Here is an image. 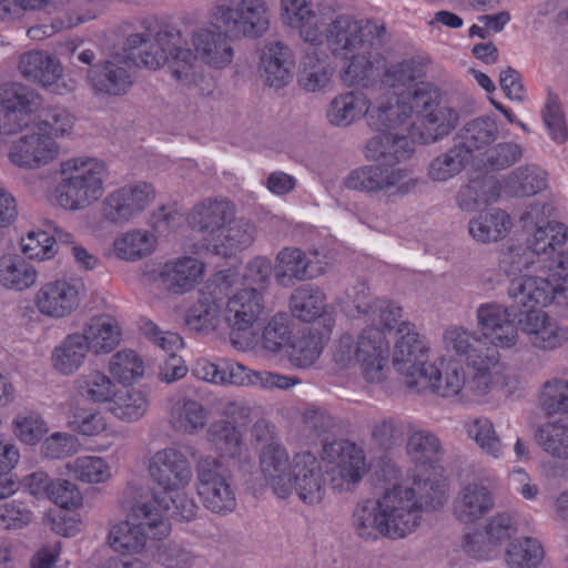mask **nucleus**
<instances>
[{
  "instance_id": "6e6d98bb",
  "label": "nucleus",
  "mask_w": 568,
  "mask_h": 568,
  "mask_svg": "<svg viewBox=\"0 0 568 568\" xmlns=\"http://www.w3.org/2000/svg\"><path fill=\"white\" fill-rule=\"evenodd\" d=\"M69 427L83 436H110L113 430L109 427L104 415L95 409L74 408L68 417Z\"/></svg>"
},
{
  "instance_id": "4468645a",
  "label": "nucleus",
  "mask_w": 568,
  "mask_h": 568,
  "mask_svg": "<svg viewBox=\"0 0 568 568\" xmlns=\"http://www.w3.org/2000/svg\"><path fill=\"white\" fill-rule=\"evenodd\" d=\"M555 254L556 258L541 275L510 281V292L535 304L556 303L568 306V250L561 248Z\"/></svg>"
},
{
  "instance_id": "864d4df0",
  "label": "nucleus",
  "mask_w": 568,
  "mask_h": 568,
  "mask_svg": "<svg viewBox=\"0 0 568 568\" xmlns=\"http://www.w3.org/2000/svg\"><path fill=\"white\" fill-rule=\"evenodd\" d=\"M109 372L120 384L131 385L143 376L144 363L136 352L122 349L112 355Z\"/></svg>"
},
{
  "instance_id": "c756f323",
  "label": "nucleus",
  "mask_w": 568,
  "mask_h": 568,
  "mask_svg": "<svg viewBox=\"0 0 568 568\" xmlns=\"http://www.w3.org/2000/svg\"><path fill=\"white\" fill-rule=\"evenodd\" d=\"M204 263L192 256L168 261L161 271V277L168 290L182 294L192 291L203 278Z\"/></svg>"
},
{
  "instance_id": "f704fd0d",
  "label": "nucleus",
  "mask_w": 568,
  "mask_h": 568,
  "mask_svg": "<svg viewBox=\"0 0 568 568\" xmlns=\"http://www.w3.org/2000/svg\"><path fill=\"white\" fill-rule=\"evenodd\" d=\"M261 63L270 87L282 88L290 82L294 62L288 47L278 41L266 44Z\"/></svg>"
},
{
  "instance_id": "20e7f679",
  "label": "nucleus",
  "mask_w": 568,
  "mask_h": 568,
  "mask_svg": "<svg viewBox=\"0 0 568 568\" xmlns=\"http://www.w3.org/2000/svg\"><path fill=\"white\" fill-rule=\"evenodd\" d=\"M443 91L430 82L418 83L407 94H395L390 132L369 139L365 156L390 155L396 162H404L415 153L416 142L429 144L449 135L458 124L459 114L443 103Z\"/></svg>"
},
{
  "instance_id": "dca6fc26",
  "label": "nucleus",
  "mask_w": 568,
  "mask_h": 568,
  "mask_svg": "<svg viewBox=\"0 0 568 568\" xmlns=\"http://www.w3.org/2000/svg\"><path fill=\"white\" fill-rule=\"evenodd\" d=\"M237 274L231 270H222L212 275L205 285V291L187 311L185 323L191 331L207 333L214 331L220 322L221 305L231 287L236 282Z\"/></svg>"
},
{
  "instance_id": "2f4dec72",
  "label": "nucleus",
  "mask_w": 568,
  "mask_h": 568,
  "mask_svg": "<svg viewBox=\"0 0 568 568\" xmlns=\"http://www.w3.org/2000/svg\"><path fill=\"white\" fill-rule=\"evenodd\" d=\"M21 74L42 87H52L62 75V65L52 54L44 51H30L19 61Z\"/></svg>"
},
{
  "instance_id": "338daca9",
  "label": "nucleus",
  "mask_w": 568,
  "mask_h": 568,
  "mask_svg": "<svg viewBox=\"0 0 568 568\" xmlns=\"http://www.w3.org/2000/svg\"><path fill=\"white\" fill-rule=\"evenodd\" d=\"M290 317L285 313H277L271 317L260 337L264 349L277 353L290 339Z\"/></svg>"
},
{
  "instance_id": "69168bd1",
  "label": "nucleus",
  "mask_w": 568,
  "mask_h": 568,
  "mask_svg": "<svg viewBox=\"0 0 568 568\" xmlns=\"http://www.w3.org/2000/svg\"><path fill=\"white\" fill-rule=\"evenodd\" d=\"M55 245L54 235L42 230H32L21 239L22 252L31 260L52 258L57 252Z\"/></svg>"
},
{
  "instance_id": "e2e57ef3",
  "label": "nucleus",
  "mask_w": 568,
  "mask_h": 568,
  "mask_svg": "<svg viewBox=\"0 0 568 568\" xmlns=\"http://www.w3.org/2000/svg\"><path fill=\"white\" fill-rule=\"evenodd\" d=\"M95 17L97 14L92 12H87L84 14L63 12L62 14L54 17L49 24L41 23L29 28L27 34L31 40L41 41L59 31L73 28L80 23L94 19Z\"/></svg>"
},
{
  "instance_id": "7c9ffc66",
  "label": "nucleus",
  "mask_w": 568,
  "mask_h": 568,
  "mask_svg": "<svg viewBox=\"0 0 568 568\" xmlns=\"http://www.w3.org/2000/svg\"><path fill=\"white\" fill-rule=\"evenodd\" d=\"M254 240L255 226L247 221L234 217L233 222H230L213 241H209L205 247L215 255L231 257L248 248Z\"/></svg>"
},
{
  "instance_id": "393cba45",
  "label": "nucleus",
  "mask_w": 568,
  "mask_h": 568,
  "mask_svg": "<svg viewBox=\"0 0 568 568\" xmlns=\"http://www.w3.org/2000/svg\"><path fill=\"white\" fill-rule=\"evenodd\" d=\"M235 205L226 199H205L194 205L189 214L190 225L207 233L206 243L213 241L223 229L233 222Z\"/></svg>"
},
{
  "instance_id": "680f3d73",
  "label": "nucleus",
  "mask_w": 568,
  "mask_h": 568,
  "mask_svg": "<svg viewBox=\"0 0 568 568\" xmlns=\"http://www.w3.org/2000/svg\"><path fill=\"white\" fill-rule=\"evenodd\" d=\"M541 115L550 139L558 144L565 143L568 140V129L558 94L548 93Z\"/></svg>"
},
{
  "instance_id": "ddd939ff",
  "label": "nucleus",
  "mask_w": 568,
  "mask_h": 568,
  "mask_svg": "<svg viewBox=\"0 0 568 568\" xmlns=\"http://www.w3.org/2000/svg\"><path fill=\"white\" fill-rule=\"evenodd\" d=\"M382 159L386 163L369 164L353 170L345 179V186L371 195L404 196L410 193L417 185L413 171L407 168H395L392 162H397L390 155ZM373 160L377 161V159Z\"/></svg>"
},
{
  "instance_id": "e433bc0d",
  "label": "nucleus",
  "mask_w": 568,
  "mask_h": 568,
  "mask_svg": "<svg viewBox=\"0 0 568 568\" xmlns=\"http://www.w3.org/2000/svg\"><path fill=\"white\" fill-rule=\"evenodd\" d=\"M318 45H313L301 61L298 84L307 92L325 89L331 81L333 68L326 53L317 52Z\"/></svg>"
},
{
  "instance_id": "5701e85b",
  "label": "nucleus",
  "mask_w": 568,
  "mask_h": 568,
  "mask_svg": "<svg viewBox=\"0 0 568 568\" xmlns=\"http://www.w3.org/2000/svg\"><path fill=\"white\" fill-rule=\"evenodd\" d=\"M140 328L149 341L169 355L160 366V379L165 383H173L183 378L187 373V367L183 358L176 355V352L183 347V338L178 333L161 331L150 320H142Z\"/></svg>"
},
{
  "instance_id": "37998d69",
  "label": "nucleus",
  "mask_w": 568,
  "mask_h": 568,
  "mask_svg": "<svg viewBox=\"0 0 568 568\" xmlns=\"http://www.w3.org/2000/svg\"><path fill=\"white\" fill-rule=\"evenodd\" d=\"M500 195V184L493 176L473 179L462 187L457 195L458 206L463 211H474L480 204H489Z\"/></svg>"
},
{
  "instance_id": "f03ea898",
  "label": "nucleus",
  "mask_w": 568,
  "mask_h": 568,
  "mask_svg": "<svg viewBox=\"0 0 568 568\" xmlns=\"http://www.w3.org/2000/svg\"><path fill=\"white\" fill-rule=\"evenodd\" d=\"M275 427L264 419L255 422L252 436L256 443H267L260 456V467L266 484L280 498L293 490L308 505L320 504L327 481L334 490H349L365 471L362 448L346 439L333 440L323 447L318 458L311 452L296 453L290 460L287 450L274 442Z\"/></svg>"
},
{
  "instance_id": "a18cd8bd",
  "label": "nucleus",
  "mask_w": 568,
  "mask_h": 568,
  "mask_svg": "<svg viewBox=\"0 0 568 568\" xmlns=\"http://www.w3.org/2000/svg\"><path fill=\"white\" fill-rule=\"evenodd\" d=\"M323 335L318 331L302 332L293 336L288 345L290 362L300 368L312 366L323 349Z\"/></svg>"
},
{
  "instance_id": "6ab92c4d",
  "label": "nucleus",
  "mask_w": 568,
  "mask_h": 568,
  "mask_svg": "<svg viewBox=\"0 0 568 568\" xmlns=\"http://www.w3.org/2000/svg\"><path fill=\"white\" fill-rule=\"evenodd\" d=\"M517 308H520L516 304ZM519 310L489 302L480 304L476 312L477 326L481 336L489 342L488 346L498 348H511L517 342L520 328L517 323Z\"/></svg>"
},
{
  "instance_id": "603ef678",
  "label": "nucleus",
  "mask_w": 568,
  "mask_h": 568,
  "mask_svg": "<svg viewBox=\"0 0 568 568\" xmlns=\"http://www.w3.org/2000/svg\"><path fill=\"white\" fill-rule=\"evenodd\" d=\"M74 386L81 397L92 403H110L116 392L111 378L100 371H90L79 375Z\"/></svg>"
},
{
  "instance_id": "8fccbe9b",
  "label": "nucleus",
  "mask_w": 568,
  "mask_h": 568,
  "mask_svg": "<svg viewBox=\"0 0 568 568\" xmlns=\"http://www.w3.org/2000/svg\"><path fill=\"white\" fill-rule=\"evenodd\" d=\"M568 241V226L559 221H549L537 225L529 243L538 255L551 256L561 250Z\"/></svg>"
},
{
  "instance_id": "58836bf2",
  "label": "nucleus",
  "mask_w": 568,
  "mask_h": 568,
  "mask_svg": "<svg viewBox=\"0 0 568 568\" xmlns=\"http://www.w3.org/2000/svg\"><path fill=\"white\" fill-rule=\"evenodd\" d=\"M169 420L175 430L193 435L205 427L207 412L200 402L183 397L173 402Z\"/></svg>"
},
{
  "instance_id": "0eeeda50",
  "label": "nucleus",
  "mask_w": 568,
  "mask_h": 568,
  "mask_svg": "<svg viewBox=\"0 0 568 568\" xmlns=\"http://www.w3.org/2000/svg\"><path fill=\"white\" fill-rule=\"evenodd\" d=\"M194 455L192 446H172L158 450L149 463V474L162 490L148 501L179 521L195 519L199 510L194 499L183 491L192 478L189 456Z\"/></svg>"
},
{
  "instance_id": "9b49d317",
  "label": "nucleus",
  "mask_w": 568,
  "mask_h": 568,
  "mask_svg": "<svg viewBox=\"0 0 568 568\" xmlns=\"http://www.w3.org/2000/svg\"><path fill=\"white\" fill-rule=\"evenodd\" d=\"M131 517L134 521H121L109 531L110 547L121 555L139 554L144 549L148 538L161 540L171 531V516L153 503L135 504L131 509Z\"/></svg>"
},
{
  "instance_id": "bb28decb",
  "label": "nucleus",
  "mask_w": 568,
  "mask_h": 568,
  "mask_svg": "<svg viewBox=\"0 0 568 568\" xmlns=\"http://www.w3.org/2000/svg\"><path fill=\"white\" fill-rule=\"evenodd\" d=\"M130 63L120 59L106 60L93 65L88 74L93 90L106 95H122L133 84Z\"/></svg>"
},
{
  "instance_id": "774afa93",
  "label": "nucleus",
  "mask_w": 568,
  "mask_h": 568,
  "mask_svg": "<svg viewBox=\"0 0 568 568\" xmlns=\"http://www.w3.org/2000/svg\"><path fill=\"white\" fill-rule=\"evenodd\" d=\"M444 341L447 348L455 351L459 356H468L474 352H483L485 354L488 346L486 342L477 338L474 333L463 328L453 326L446 329Z\"/></svg>"
},
{
  "instance_id": "a211bd4d",
  "label": "nucleus",
  "mask_w": 568,
  "mask_h": 568,
  "mask_svg": "<svg viewBox=\"0 0 568 568\" xmlns=\"http://www.w3.org/2000/svg\"><path fill=\"white\" fill-rule=\"evenodd\" d=\"M212 18L236 37L257 38L268 28L267 7L264 0H241L234 7L216 6Z\"/></svg>"
},
{
  "instance_id": "9d476101",
  "label": "nucleus",
  "mask_w": 568,
  "mask_h": 568,
  "mask_svg": "<svg viewBox=\"0 0 568 568\" xmlns=\"http://www.w3.org/2000/svg\"><path fill=\"white\" fill-rule=\"evenodd\" d=\"M106 166L94 158H73L61 164L65 175L55 189L57 203L65 210H81L98 201L103 193Z\"/></svg>"
},
{
  "instance_id": "f3484780",
  "label": "nucleus",
  "mask_w": 568,
  "mask_h": 568,
  "mask_svg": "<svg viewBox=\"0 0 568 568\" xmlns=\"http://www.w3.org/2000/svg\"><path fill=\"white\" fill-rule=\"evenodd\" d=\"M263 294L257 287H246L229 298L225 308V321L231 327V341L242 349L257 344L258 338L251 334L243 342L239 339L246 334L263 313Z\"/></svg>"
},
{
  "instance_id": "423d86ee",
  "label": "nucleus",
  "mask_w": 568,
  "mask_h": 568,
  "mask_svg": "<svg viewBox=\"0 0 568 568\" xmlns=\"http://www.w3.org/2000/svg\"><path fill=\"white\" fill-rule=\"evenodd\" d=\"M347 295L353 298L356 317H364L365 322L371 323L361 333L354 349L359 373L367 383L379 384L385 381L388 371L386 332L397 324L402 307L386 298L372 300L365 283H358Z\"/></svg>"
},
{
  "instance_id": "f257e3e1",
  "label": "nucleus",
  "mask_w": 568,
  "mask_h": 568,
  "mask_svg": "<svg viewBox=\"0 0 568 568\" xmlns=\"http://www.w3.org/2000/svg\"><path fill=\"white\" fill-rule=\"evenodd\" d=\"M407 454L415 463L409 475L412 486L394 484L381 498L356 505L352 526L361 539L403 538L416 529L424 510L438 509L446 503L448 483L439 465V438L429 430H415L408 436Z\"/></svg>"
},
{
  "instance_id": "c03bdc74",
  "label": "nucleus",
  "mask_w": 568,
  "mask_h": 568,
  "mask_svg": "<svg viewBox=\"0 0 568 568\" xmlns=\"http://www.w3.org/2000/svg\"><path fill=\"white\" fill-rule=\"evenodd\" d=\"M37 281L36 268L20 256L0 257V284L7 288L23 291Z\"/></svg>"
},
{
  "instance_id": "473e14b6",
  "label": "nucleus",
  "mask_w": 568,
  "mask_h": 568,
  "mask_svg": "<svg viewBox=\"0 0 568 568\" xmlns=\"http://www.w3.org/2000/svg\"><path fill=\"white\" fill-rule=\"evenodd\" d=\"M494 507L491 493L481 485L465 486L454 503V515L464 524H471L485 516Z\"/></svg>"
},
{
  "instance_id": "052dcab7",
  "label": "nucleus",
  "mask_w": 568,
  "mask_h": 568,
  "mask_svg": "<svg viewBox=\"0 0 568 568\" xmlns=\"http://www.w3.org/2000/svg\"><path fill=\"white\" fill-rule=\"evenodd\" d=\"M67 468L77 479L99 484L104 483L111 477V469L106 462L97 456H82L67 465Z\"/></svg>"
},
{
  "instance_id": "c85d7f7f",
  "label": "nucleus",
  "mask_w": 568,
  "mask_h": 568,
  "mask_svg": "<svg viewBox=\"0 0 568 568\" xmlns=\"http://www.w3.org/2000/svg\"><path fill=\"white\" fill-rule=\"evenodd\" d=\"M192 43L197 57L215 69L229 65L234 58L231 39L225 32L202 28L193 32Z\"/></svg>"
},
{
  "instance_id": "39448f33",
  "label": "nucleus",
  "mask_w": 568,
  "mask_h": 568,
  "mask_svg": "<svg viewBox=\"0 0 568 568\" xmlns=\"http://www.w3.org/2000/svg\"><path fill=\"white\" fill-rule=\"evenodd\" d=\"M207 442L217 457H202L196 465V490L203 506L215 514L236 508L233 471H244L252 457L241 432L229 420H215L207 429Z\"/></svg>"
},
{
  "instance_id": "bf43d9fd",
  "label": "nucleus",
  "mask_w": 568,
  "mask_h": 568,
  "mask_svg": "<svg viewBox=\"0 0 568 568\" xmlns=\"http://www.w3.org/2000/svg\"><path fill=\"white\" fill-rule=\"evenodd\" d=\"M536 438L545 452L557 458L568 459V426L556 423H547L540 426Z\"/></svg>"
},
{
  "instance_id": "4be33fe9",
  "label": "nucleus",
  "mask_w": 568,
  "mask_h": 568,
  "mask_svg": "<svg viewBox=\"0 0 568 568\" xmlns=\"http://www.w3.org/2000/svg\"><path fill=\"white\" fill-rule=\"evenodd\" d=\"M81 286V283L74 280L47 282L38 290L34 305L44 316L64 318L79 307Z\"/></svg>"
},
{
  "instance_id": "ea45409f",
  "label": "nucleus",
  "mask_w": 568,
  "mask_h": 568,
  "mask_svg": "<svg viewBox=\"0 0 568 568\" xmlns=\"http://www.w3.org/2000/svg\"><path fill=\"white\" fill-rule=\"evenodd\" d=\"M156 246V237L144 230H131L113 242L114 255L123 261L135 262L150 255Z\"/></svg>"
},
{
  "instance_id": "49530a36",
  "label": "nucleus",
  "mask_w": 568,
  "mask_h": 568,
  "mask_svg": "<svg viewBox=\"0 0 568 568\" xmlns=\"http://www.w3.org/2000/svg\"><path fill=\"white\" fill-rule=\"evenodd\" d=\"M467 148L458 143L436 156L428 166V176L433 181L445 182L458 175L470 162Z\"/></svg>"
},
{
  "instance_id": "f8f14e48",
  "label": "nucleus",
  "mask_w": 568,
  "mask_h": 568,
  "mask_svg": "<svg viewBox=\"0 0 568 568\" xmlns=\"http://www.w3.org/2000/svg\"><path fill=\"white\" fill-rule=\"evenodd\" d=\"M181 32L175 29L165 28L156 31L154 42L140 55V63L148 69L156 70L168 64L172 75L184 85L199 87L200 94L204 95L202 83L211 87L203 74L195 71L196 55L189 49L180 45Z\"/></svg>"
},
{
  "instance_id": "2eb2a0df",
  "label": "nucleus",
  "mask_w": 568,
  "mask_h": 568,
  "mask_svg": "<svg viewBox=\"0 0 568 568\" xmlns=\"http://www.w3.org/2000/svg\"><path fill=\"white\" fill-rule=\"evenodd\" d=\"M510 298L517 304L519 314L517 315V323L520 331L527 335L529 343L542 351H552L568 341V327L560 325L557 321L542 311V307L551 303L535 304L515 296L508 287Z\"/></svg>"
},
{
  "instance_id": "a19ab883",
  "label": "nucleus",
  "mask_w": 568,
  "mask_h": 568,
  "mask_svg": "<svg viewBox=\"0 0 568 568\" xmlns=\"http://www.w3.org/2000/svg\"><path fill=\"white\" fill-rule=\"evenodd\" d=\"M511 227L510 216L503 210L481 212L469 222V233L478 242L489 243L504 237Z\"/></svg>"
},
{
  "instance_id": "de8ad7c7",
  "label": "nucleus",
  "mask_w": 568,
  "mask_h": 568,
  "mask_svg": "<svg viewBox=\"0 0 568 568\" xmlns=\"http://www.w3.org/2000/svg\"><path fill=\"white\" fill-rule=\"evenodd\" d=\"M498 136L497 122L490 116H480L468 122L459 138V146L467 148L469 158L475 150H481L490 145Z\"/></svg>"
},
{
  "instance_id": "aec40b11",
  "label": "nucleus",
  "mask_w": 568,
  "mask_h": 568,
  "mask_svg": "<svg viewBox=\"0 0 568 568\" xmlns=\"http://www.w3.org/2000/svg\"><path fill=\"white\" fill-rule=\"evenodd\" d=\"M155 190L148 182L128 184L110 192L101 205L103 219L124 224L140 215L154 200Z\"/></svg>"
},
{
  "instance_id": "79ce46f5",
  "label": "nucleus",
  "mask_w": 568,
  "mask_h": 568,
  "mask_svg": "<svg viewBox=\"0 0 568 568\" xmlns=\"http://www.w3.org/2000/svg\"><path fill=\"white\" fill-rule=\"evenodd\" d=\"M326 297L323 291L312 285H302L291 295L292 315L303 322H312L325 312Z\"/></svg>"
},
{
  "instance_id": "b1692460",
  "label": "nucleus",
  "mask_w": 568,
  "mask_h": 568,
  "mask_svg": "<svg viewBox=\"0 0 568 568\" xmlns=\"http://www.w3.org/2000/svg\"><path fill=\"white\" fill-rule=\"evenodd\" d=\"M515 531L514 517L508 514H498L487 524L485 534L480 531L466 534L463 549L471 558L489 560L493 558L494 547L510 538Z\"/></svg>"
},
{
  "instance_id": "412c9836",
  "label": "nucleus",
  "mask_w": 568,
  "mask_h": 568,
  "mask_svg": "<svg viewBox=\"0 0 568 568\" xmlns=\"http://www.w3.org/2000/svg\"><path fill=\"white\" fill-rule=\"evenodd\" d=\"M42 103L41 95L32 88L21 83H4L0 87V108L2 123L0 132L13 134L28 125L27 116L34 113Z\"/></svg>"
},
{
  "instance_id": "a878e982",
  "label": "nucleus",
  "mask_w": 568,
  "mask_h": 568,
  "mask_svg": "<svg viewBox=\"0 0 568 568\" xmlns=\"http://www.w3.org/2000/svg\"><path fill=\"white\" fill-rule=\"evenodd\" d=\"M57 154L58 145L49 134L31 133L11 145L9 159L20 168H37L47 164Z\"/></svg>"
},
{
  "instance_id": "09e8293b",
  "label": "nucleus",
  "mask_w": 568,
  "mask_h": 568,
  "mask_svg": "<svg viewBox=\"0 0 568 568\" xmlns=\"http://www.w3.org/2000/svg\"><path fill=\"white\" fill-rule=\"evenodd\" d=\"M506 189L516 196L535 195L547 186V174L536 165L517 168L505 181Z\"/></svg>"
},
{
  "instance_id": "1a4fd4ad",
  "label": "nucleus",
  "mask_w": 568,
  "mask_h": 568,
  "mask_svg": "<svg viewBox=\"0 0 568 568\" xmlns=\"http://www.w3.org/2000/svg\"><path fill=\"white\" fill-rule=\"evenodd\" d=\"M394 100L395 93L389 89L374 98V101L363 91H347L331 101L326 118L332 125L338 128H346L365 118L368 126L378 132L377 135L389 134Z\"/></svg>"
},
{
  "instance_id": "4d7b16f0",
  "label": "nucleus",
  "mask_w": 568,
  "mask_h": 568,
  "mask_svg": "<svg viewBox=\"0 0 568 568\" xmlns=\"http://www.w3.org/2000/svg\"><path fill=\"white\" fill-rule=\"evenodd\" d=\"M469 438L475 440L479 448L495 458L501 455L503 446L496 434L494 424L486 417H476L465 423Z\"/></svg>"
},
{
  "instance_id": "3c124183",
  "label": "nucleus",
  "mask_w": 568,
  "mask_h": 568,
  "mask_svg": "<svg viewBox=\"0 0 568 568\" xmlns=\"http://www.w3.org/2000/svg\"><path fill=\"white\" fill-rule=\"evenodd\" d=\"M149 398L143 390L125 389L114 393L110 400V412L119 419L133 422L145 415Z\"/></svg>"
},
{
  "instance_id": "7ed1b4c3",
  "label": "nucleus",
  "mask_w": 568,
  "mask_h": 568,
  "mask_svg": "<svg viewBox=\"0 0 568 568\" xmlns=\"http://www.w3.org/2000/svg\"><path fill=\"white\" fill-rule=\"evenodd\" d=\"M393 366L405 377L407 387L417 393L432 390L442 397H457L462 404L479 402L495 384L500 368V354L487 348L474 352L467 359V372L453 364L444 372L428 362V347L414 324L402 322L393 353Z\"/></svg>"
},
{
  "instance_id": "cd10ccee",
  "label": "nucleus",
  "mask_w": 568,
  "mask_h": 568,
  "mask_svg": "<svg viewBox=\"0 0 568 568\" xmlns=\"http://www.w3.org/2000/svg\"><path fill=\"white\" fill-rule=\"evenodd\" d=\"M358 40L349 45L347 49H342L339 52H332L334 55H341L349 60L343 81L348 85H362L368 88L372 78L374 77V63L371 60L372 43L364 40V30L358 24V29L354 31ZM353 37V32L348 34Z\"/></svg>"
},
{
  "instance_id": "72a5a7b5",
  "label": "nucleus",
  "mask_w": 568,
  "mask_h": 568,
  "mask_svg": "<svg viewBox=\"0 0 568 568\" xmlns=\"http://www.w3.org/2000/svg\"><path fill=\"white\" fill-rule=\"evenodd\" d=\"M88 349L94 354L113 351L121 339V328L116 321L108 315L92 317L80 333Z\"/></svg>"
},
{
  "instance_id": "c9c22d12",
  "label": "nucleus",
  "mask_w": 568,
  "mask_h": 568,
  "mask_svg": "<svg viewBox=\"0 0 568 568\" xmlns=\"http://www.w3.org/2000/svg\"><path fill=\"white\" fill-rule=\"evenodd\" d=\"M312 276L310 261L301 248L284 247L277 253L274 264V277L280 286L291 287L296 282Z\"/></svg>"
},
{
  "instance_id": "4c0bfd02",
  "label": "nucleus",
  "mask_w": 568,
  "mask_h": 568,
  "mask_svg": "<svg viewBox=\"0 0 568 568\" xmlns=\"http://www.w3.org/2000/svg\"><path fill=\"white\" fill-rule=\"evenodd\" d=\"M90 351L80 333L67 335L51 353L52 367L62 375H72L84 364Z\"/></svg>"
},
{
  "instance_id": "6e6552de",
  "label": "nucleus",
  "mask_w": 568,
  "mask_h": 568,
  "mask_svg": "<svg viewBox=\"0 0 568 568\" xmlns=\"http://www.w3.org/2000/svg\"><path fill=\"white\" fill-rule=\"evenodd\" d=\"M281 20L284 26L295 29L301 38L312 45L326 44L331 52H339L353 45L358 39L356 21L345 17L333 20L316 11L312 0H281Z\"/></svg>"
},
{
  "instance_id": "5fc2aeb1",
  "label": "nucleus",
  "mask_w": 568,
  "mask_h": 568,
  "mask_svg": "<svg viewBox=\"0 0 568 568\" xmlns=\"http://www.w3.org/2000/svg\"><path fill=\"white\" fill-rule=\"evenodd\" d=\"M541 544L531 537L511 541L506 551L507 564L510 568H536L544 559Z\"/></svg>"
},
{
  "instance_id": "13d9d810",
  "label": "nucleus",
  "mask_w": 568,
  "mask_h": 568,
  "mask_svg": "<svg viewBox=\"0 0 568 568\" xmlns=\"http://www.w3.org/2000/svg\"><path fill=\"white\" fill-rule=\"evenodd\" d=\"M539 255L529 246H514L501 253L499 260V267L504 271L507 276H514L511 278H519L523 276H530L529 274H523L528 272L530 268H536L537 257Z\"/></svg>"
},
{
  "instance_id": "0e129e2a",
  "label": "nucleus",
  "mask_w": 568,
  "mask_h": 568,
  "mask_svg": "<svg viewBox=\"0 0 568 568\" xmlns=\"http://www.w3.org/2000/svg\"><path fill=\"white\" fill-rule=\"evenodd\" d=\"M539 403L547 415L568 414V382L547 381L539 394Z\"/></svg>"
}]
</instances>
